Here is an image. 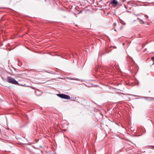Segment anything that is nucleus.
<instances>
[{
  "label": "nucleus",
  "instance_id": "nucleus-1",
  "mask_svg": "<svg viewBox=\"0 0 154 154\" xmlns=\"http://www.w3.org/2000/svg\"><path fill=\"white\" fill-rule=\"evenodd\" d=\"M7 81L8 82L11 84L17 85H19V84L17 82L11 77H8Z\"/></svg>",
  "mask_w": 154,
  "mask_h": 154
},
{
  "label": "nucleus",
  "instance_id": "nucleus-2",
  "mask_svg": "<svg viewBox=\"0 0 154 154\" xmlns=\"http://www.w3.org/2000/svg\"><path fill=\"white\" fill-rule=\"evenodd\" d=\"M57 96L63 99H70L69 96L64 94H57Z\"/></svg>",
  "mask_w": 154,
  "mask_h": 154
},
{
  "label": "nucleus",
  "instance_id": "nucleus-3",
  "mask_svg": "<svg viewBox=\"0 0 154 154\" xmlns=\"http://www.w3.org/2000/svg\"><path fill=\"white\" fill-rule=\"evenodd\" d=\"M110 4L113 7H116L119 4V2L116 0H112L111 1Z\"/></svg>",
  "mask_w": 154,
  "mask_h": 154
},
{
  "label": "nucleus",
  "instance_id": "nucleus-4",
  "mask_svg": "<svg viewBox=\"0 0 154 154\" xmlns=\"http://www.w3.org/2000/svg\"><path fill=\"white\" fill-rule=\"evenodd\" d=\"M35 93L36 95L37 96L40 95L41 94V92L39 90H38V89L35 90Z\"/></svg>",
  "mask_w": 154,
  "mask_h": 154
},
{
  "label": "nucleus",
  "instance_id": "nucleus-5",
  "mask_svg": "<svg viewBox=\"0 0 154 154\" xmlns=\"http://www.w3.org/2000/svg\"><path fill=\"white\" fill-rule=\"evenodd\" d=\"M137 19H139V20H140V21H141V22L143 23V24H144V22H143V20H142L140 19H139V18H137Z\"/></svg>",
  "mask_w": 154,
  "mask_h": 154
},
{
  "label": "nucleus",
  "instance_id": "nucleus-6",
  "mask_svg": "<svg viewBox=\"0 0 154 154\" xmlns=\"http://www.w3.org/2000/svg\"><path fill=\"white\" fill-rule=\"evenodd\" d=\"M152 60L153 61H154V57H152Z\"/></svg>",
  "mask_w": 154,
  "mask_h": 154
},
{
  "label": "nucleus",
  "instance_id": "nucleus-7",
  "mask_svg": "<svg viewBox=\"0 0 154 154\" xmlns=\"http://www.w3.org/2000/svg\"><path fill=\"white\" fill-rule=\"evenodd\" d=\"M145 17H146V18H148V16L147 15H145Z\"/></svg>",
  "mask_w": 154,
  "mask_h": 154
},
{
  "label": "nucleus",
  "instance_id": "nucleus-8",
  "mask_svg": "<svg viewBox=\"0 0 154 154\" xmlns=\"http://www.w3.org/2000/svg\"><path fill=\"white\" fill-rule=\"evenodd\" d=\"M114 24V26H116V23H114V24Z\"/></svg>",
  "mask_w": 154,
  "mask_h": 154
},
{
  "label": "nucleus",
  "instance_id": "nucleus-9",
  "mask_svg": "<svg viewBox=\"0 0 154 154\" xmlns=\"http://www.w3.org/2000/svg\"><path fill=\"white\" fill-rule=\"evenodd\" d=\"M139 15V14H134V15H136V16H138V15Z\"/></svg>",
  "mask_w": 154,
  "mask_h": 154
},
{
  "label": "nucleus",
  "instance_id": "nucleus-10",
  "mask_svg": "<svg viewBox=\"0 0 154 154\" xmlns=\"http://www.w3.org/2000/svg\"><path fill=\"white\" fill-rule=\"evenodd\" d=\"M130 60L131 61H132V59H130Z\"/></svg>",
  "mask_w": 154,
  "mask_h": 154
},
{
  "label": "nucleus",
  "instance_id": "nucleus-11",
  "mask_svg": "<svg viewBox=\"0 0 154 154\" xmlns=\"http://www.w3.org/2000/svg\"><path fill=\"white\" fill-rule=\"evenodd\" d=\"M123 24L124 25H125V23H124Z\"/></svg>",
  "mask_w": 154,
  "mask_h": 154
},
{
  "label": "nucleus",
  "instance_id": "nucleus-12",
  "mask_svg": "<svg viewBox=\"0 0 154 154\" xmlns=\"http://www.w3.org/2000/svg\"><path fill=\"white\" fill-rule=\"evenodd\" d=\"M123 45H124V43H123Z\"/></svg>",
  "mask_w": 154,
  "mask_h": 154
}]
</instances>
